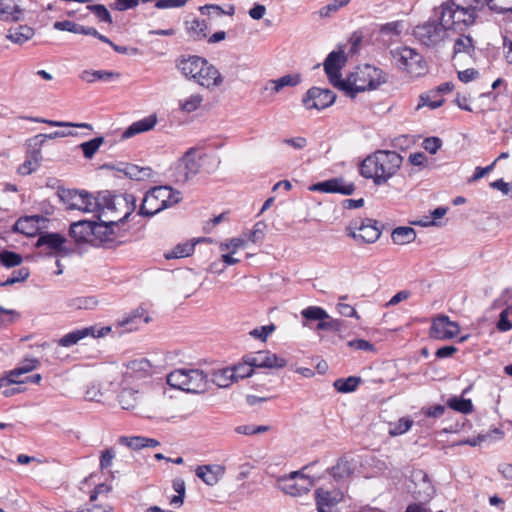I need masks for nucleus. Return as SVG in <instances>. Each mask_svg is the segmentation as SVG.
<instances>
[{"label": "nucleus", "instance_id": "obj_29", "mask_svg": "<svg viewBox=\"0 0 512 512\" xmlns=\"http://www.w3.org/2000/svg\"><path fill=\"white\" fill-rule=\"evenodd\" d=\"M23 10L12 0H0V19L4 21H19Z\"/></svg>", "mask_w": 512, "mask_h": 512}, {"label": "nucleus", "instance_id": "obj_55", "mask_svg": "<svg viewBox=\"0 0 512 512\" xmlns=\"http://www.w3.org/2000/svg\"><path fill=\"white\" fill-rule=\"evenodd\" d=\"M146 437L143 436H133V437H126L121 436L119 438V443L122 445H125L133 450H139L145 447Z\"/></svg>", "mask_w": 512, "mask_h": 512}, {"label": "nucleus", "instance_id": "obj_30", "mask_svg": "<svg viewBox=\"0 0 512 512\" xmlns=\"http://www.w3.org/2000/svg\"><path fill=\"white\" fill-rule=\"evenodd\" d=\"M65 241L66 239L58 233H45L38 238L36 246H47L50 250L61 251Z\"/></svg>", "mask_w": 512, "mask_h": 512}, {"label": "nucleus", "instance_id": "obj_62", "mask_svg": "<svg viewBox=\"0 0 512 512\" xmlns=\"http://www.w3.org/2000/svg\"><path fill=\"white\" fill-rule=\"evenodd\" d=\"M189 32L197 38L206 37L207 24L204 20H194L191 22V25L188 27Z\"/></svg>", "mask_w": 512, "mask_h": 512}, {"label": "nucleus", "instance_id": "obj_14", "mask_svg": "<svg viewBox=\"0 0 512 512\" xmlns=\"http://www.w3.org/2000/svg\"><path fill=\"white\" fill-rule=\"evenodd\" d=\"M110 327L96 328L95 326L85 327L77 329L65 334L58 340V345L61 347H71L77 344L80 340L91 336L93 338H99L105 336L110 332Z\"/></svg>", "mask_w": 512, "mask_h": 512}, {"label": "nucleus", "instance_id": "obj_22", "mask_svg": "<svg viewBox=\"0 0 512 512\" xmlns=\"http://www.w3.org/2000/svg\"><path fill=\"white\" fill-rule=\"evenodd\" d=\"M149 321L150 317L146 314L145 309L139 307L119 320L118 325L123 327L126 331H134L139 329L142 324H147Z\"/></svg>", "mask_w": 512, "mask_h": 512}, {"label": "nucleus", "instance_id": "obj_33", "mask_svg": "<svg viewBox=\"0 0 512 512\" xmlns=\"http://www.w3.org/2000/svg\"><path fill=\"white\" fill-rule=\"evenodd\" d=\"M391 238L397 245H405L413 242L416 238V232L412 227L400 226L392 231Z\"/></svg>", "mask_w": 512, "mask_h": 512}, {"label": "nucleus", "instance_id": "obj_16", "mask_svg": "<svg viewBox=\"0 0 512 512\" xmlns=\"http://www.w3.org/2000/svg\"><path fill=\"white\" fill-rule=\"evenodd\" d=\"M310 190L323 193H339L348 196L354 193L355 186L353 183H348L343 178L339 177L313 184Z\"/></svg>", "mask_w": 512, "mask_h": 512}, {"label": "nucleus", "instance_id": "obj_17", "mask_svg": "<svg viewBox=\"0 0 512 512\" xmlns=\"http://www.w3.org/2000/svg\"><path fill=\"white\" fill-rule=\"evenodd\" d=\"M193 80L207 89L218 87L223 82V78L219 71L206 59L203 63V69L197 73Z\"/></svg>", "mask_w": 512, "mask_h": 512}, {"label": "nucleus", "instance_id": "obj_54", "mask_svg": "<svg viewBox=\"0 0 512 512\" xmlns=\"http://www.w3.org/2000/svg\"><path fill=\"white\" fill-rule=\"evenodd\" d=\"M512 317L510 306L501 311L499 315V320L496 324L497 329L500 332H507L512 329V322L510 320Z\"/></svg>", "mask_w": 512, "mask_h": 512}, {"label": "nucleus", "instance_id": "obj_40", "mask_svg": "<svg viewBox=\"0 0 512 512\" xmlns=\"http://www.w3.org/2000/svg\"><path fill=\"white\" fill-rule=\"evenodd\" d=\"M361 382L362 379L360 377L350 376L335 380L333 386L340 393H350L355 391Z\"/></svg>", "mask_w": 512, "mask_h": 512}, {"label": "nucleus", "instance_id": "obj_34", "mask_svg": "<svg viewBox=\"0 0 512 512\" xmlns=\"http://www.w3.org/2000/svg\"><path fill=\"white\" fill-rule=\"evenodd\" d=\"M139 392L133 388H122L118 395V401L122 409H134L138 403Z\"/></svg>", "mask_w": 512, "mask_h": 512}, {"label": "nucleus", "instance_id": "obj_48", "mask_svg": "<svg viewBox=\"0 0 512 512\" xmlns=\"http://www.w3.org/2000/svg\"><path fill=\"white\" fill-rule=\"evenodd\" d=\"M475 48L473 45V40L470 36H461L456 39L454 44V54L457 55L459 53H465L471 55L474 52Z\"/></svg>", "mask_w": 512, "mask_h": 512}, {"label": "nucleus", "instance_id": "obj_49", "mask_svg": "<svg viewBox=\"0 0 512 512\" xmlns=\"http://www.w3.org/2000/svg\"><path fill=\"white\" fill-rule=\"evenodd\" d=\"M22 261V256L16 252L9 250L0 251V262L7 268L19 266Z\"/></svg>", "mask_w": 512, "mask_h": 512}, {"label": "nucleus", "instance_id": "obj_26", "mask_svg": "<svg viewBox=\"0 0 512 512\" xmlns=\"http://www.w3.org/2000/svg\"><path fill=\"white\" fill-rule=\"evenodd\" d=\"M157 123V118L154 115L143 118L139 121L132 123L122 134V138L127 139L137 134L149 131L154 128Z\"/></svg>", "mask_w": 512, "mask_h": 512}, {"label": "nucleus", "instance_id": "obj_37", "mask_svg": "<svg viewBox=\"0 0 512 512\" xmlns=\"http://www.w3.org/2000/svg\"><path fill=\"white\" fill-rule=\"evenodd\" d=\"M210 381L220 388H226L235 382L233 370L230 367L217 370L212 374Z\"/></svg>", "mask_w": 512, "mask_h": 512}, {"label": "nucleus", "instance_id": "obj_8", "mask_svg": "<svg viewBox=\"0 0 512 512\" xmlns=\"http://www.w3.org/2000/svg\"><path fill=\"white\" fill-rule=\"evenodd\" d=\"M448 29L443 22L427 21L421 25H417L413 30L415 39L428 48L439 46L447 37Z\"/></svg>", "mask_w": 512, "mask_h": 512}, {"label": "nucleus", "instance_id": "obj_18", "mask_svg": "<svg viewBox=\"0 0 512 512\" xmlns=\"http://www.w3.org/2000/svg\"><path fill=\"white\" fill-rule=\"evenodd\" d=\"M414 488L412 490L413 498L419 501H429L434 493V486L428 478V475L422 471L414 474Z\"/></svg>", "mask_w": 512, "mask_h": 512}, {"label": "nucleus", "instance_id": "obj_36", "mask_svg": "<svg viewBox=\"0 0 512 512\" xmlns=\"http://www.w3.org/2000/svg\"><path fill=\"white\" fill-rule=\"evenodd\" d=\"M123 172L132 180L143 181L152 176V169L150 167H140L135 164H127Z\"/></svg>", "mask_w": 512, "mask_h": 512}, {"label": "nucleus", "instance_id": "obj_53", "mask_svg": "<svg viewBox=\"0 0 512 512\" xmlns=\"http://www.w3.org/2000/svg\"><path fill=\"white\" fill-rule=\"evenodd\" d=\"M87 9L92 12L100 21L112 24V17L108 9L102 4L88 5Z\"/></svg>", "mask_w": 512, "mask_h": 512}, {"label": "nucleus", "instance_id": "obj_9", "mask_svg": "<svg viewBox=\"0 0 512 512\" xmlns=\"http://www.w3.org/2000/svg\"><path fill=\"white\" fill-rule=\"evenodd\" d=\"M125 219L123 216L115 215L114 219L108 221H94L92 246H109L117 242L118 234L115 227L118 226V222H123Z\"/></svg>", "mask_w": 512, "mask_h": 512}, {"label": "nucleus", "instance_id": "obj_10", "mask_svg": "<svg viewBox=\"0 0 512 512\" xmlns=\"http://www.w3.org/2000/svg\"><path fill=\"white\" fill-rule=\"evenodd\" d=\"M281 490L291 496L306 494L313 487V480L300 471H293L289 475L278 479Z\"/></svg>", "mask_w": 512, "mask_h": 512}, {"label": "nucleus", "instance_id": "obj_11", "mask_svg": "<svg viewBox=\"0 0 512 512\" xmlns=\"http://www.w3.org/2000/svg\"><path fill=\"white\" fill-rule=\"evenodd\" d=\"M346 56L342 50L332 51L326 57L323 66L330 83L337 89L345 87L340 70L345 65Z\"/></svg>", "mask_w": 512, "mask_h": 512}, {"label": "nucleus", "instance_id": "obj_32", "mask_svg": "<svg viewBox=\"0 0 512 512\" xmlns=\"http://www.w3.org/2000/svg\"><path fill=\"white\" fill-rule=\"evenodd\" d=\"M300 74H287L278 79H272L268 82L271 85V89L274 93L280 92L284 87H295L301 83Z\"/></svg>", "mask_w": 512, "mask_h": 512}, {"label": "nucleus", "instance_id": "obj_59", "mask_svg": "<svg viewBox=\"0 0 512 512\" xmlns=\"http://www.w3.org/2000/svg\"><path fill=\"white\" fill-rule=\"evenodd\" d=\"M82 25L77 24L73 21L64 20L56 21L53 24V28L58 31H68L75 34H80Z\"/></svg>", "mask_w": 512, "mask_h": 512}, {"label": "nucleus", "instance_id": "obj_44", "mask_svg": "<svg viewBox=\"0 0 512 512\" xmlns=\"http://www.w3.org/2000/svg\"><path fill=\"white\" fill-rule=\"evenodd\" d=\"M447 406L457 412L463 414H469L473 411V404L470 399H465L462 397H451L447 401Z\"/></svg>", "mask_w": 512, "mask_h": 512}, {"label": "nucleus", "instance_id": "obj_50", "mask_svg": "<svg viewBox=\"0 0 512 512\" xmlns=\"http://www.w3.org/2000/svg\"><path fill=\"white\" fill-rule=\"evenodd\" d=\"M67 136H77V133L74 131H54L49 134H38L36 135L32 141H34L35 146H42L47 139H56Z\"/></svg>", "mask_w": 512, "mask_h": 512}, {"label": "nucleus", "instance_id": "obj_24", "mask_svg": "<svg viewBox=\"0 0 512 512\" xmlns=\"http://www.w3.org/2000/svg\"><path fill=\"white\" fill-rule=\"evenodd\" d=\"M41 220L42 217L39 215L19 218L14 224L13 230L26 236H34L39 230Z\"/></svg>", "mask_w": 512, "mask_h": 512}, {"label": "nucleus", "instance_id": "obj_46", "mask_svg": "<svg viewBox=\"0 0 512 512\" xmlns=\"http://www.w3.org/2000/svg\"><path fill=\"white\" fill-rule=\"evenodd\" d=\"M186 369H177L167 375V384L172 388L185 391Z\"/></svg>", "mask_w": 512, "mask_h": 512}, {"label": "nucleus", "instance_id": "obj_52", "mask_svg": "<svg viewBox=\"0 0 512 512\" xmlns=\"http://www.w3.org/2000/svg\"><path fill=\"white\" fill-rule=\"evenodd\" d=\"M413 421L409 418H401L396 423L390 424L389 434L391 436L402 435L412 427Z\"/></svg>", "mask_w": 512, "mask_h": 512}, {"label": "nucleus", "instance_id": "obj_38", "mask_svg": "<svg viewBox=\"0 0 512 512\" xmlns=\"http://www.w3.org/2000/svg\"><path fill=\"white\" fill-rule=\"evenodd\" d=\"M151 367L152 366L150 362L145 358L133 360L129 362L127 366L128 370L130 371L128 373L131 375V377L139 378L149 375Z\"/></svg>", "mask_w": 512, "mask_h": 512}, {"label": "nucleus", "instance_id": "obj_60", "mask_svg": "<svg viewBox=\"0 0 512 512\" xmlns=\"http://www.w3.org/2000/svg\"><path fill=\"white\" fill-rule=\"evenodd\" d=\"M203 101V98L199 94H193L185 101L181 102L180 107L185 112H193L195 111Z\"/></svg>", "mask_w": 512, "mask_h": 512}, {"label": "nucleus", "instance_id": "obj_58", "mask_svg": "<svg viewBox=\"0 0 512 512\" xmlns=\"http://www.w3.org/2000/svg\"><path fill=\"white\" fill-rule=\"evenodd\" d=\"M20 318V313L16 310L0 307V327L7 326Z\"/></svg>", "mask_w": 512, "mask_h": 512}, {"label": "nucleus", "instance_id": "obj_41", "mask_svg": "<svg viewBox=\"0 0 512 512\" xmlns=\"http://www.w3.org/2000/svg\"><path fill=\"white\" fill-rule=\"evenodd\" d=\"M40 366V361L37 358H25L19 365L10 370V376L18 378L19 376L29 373Z\"/></svg>", "mask_w": 512, "mask_h": 512}, {"label": "nucleus", "instance_id": "obj_7", "mask_svg": "<svg viewBox=\"0 0 512 512\" xmlns=\"http://www.w3.org/2000/svg\"><path fill=\"white\" fill-rule=\"evenodd\" d=\"M346 235L356 242L372 244L381 236L378 221L370 218L354 219L345 228Z\"/></svg>", "mask_w": 512, "mask_h": 512}, {"label": "nucleus", "instance_id": "obj_42", "mask_svg": "<svg viewBox=\"0 0 512 512\" xmlns=\"http://www.w3.org/2000/svg\"><path fill=\"white\" fill-rule=\"evenodd\" d=\"M195 248V243H180L176 245L172 250L165 253V258L170 259H177V258H184L187 256H190Z\"/></svg>", "mask_w": 512, "mask_h": 512}, {"label": "nucleus", "instance_id": "obj_56", "mask_svg": "<svg viewBox=\"0 0 512 512\" xmlns=\"http://www.w3.org/2000/svg\"><path fill=\"white\" fill-rule=\"evenodd\" d=\"M270 430V426L267 425H240L235 428V432L243 435H255L259 433H265Z\"/></svg>", "mask_w": 512, "mask_h": 512}, {"label": "nucleus", "instance_id": "obj_57", "mask_svg": "<svg viewBox=\"0 0 512 512\" xmlns=\"http://www.w3.org/2000/svg\"><path fill=\"white\" fill-rule=\"evenodd\" d=\"M30 275V271L26 267H22L18 270L13 271L12 276L6 281L1 282V286H10L18 282L25 281Z\"/></svg>", "mask_w": 512, "mask_h": 512}, {"label": "nucleus", "instance_id": "obj_6", "mask_svg": "<svg viewBox=\"0 0 512 512\" xmlns=\"http://www.w3.org/2000/svg\"><path fill=\"white\" fill-rule=\"evenodd\" d=\"M390 54L396 66L412 76H420L426 70L423 56L413 48L407 46L397 47L390 50Z\"/></svg>", "mask_w": 512, "mask_h": 512}, {"label": "nucleus", "instance_id": "obj_61", "mask_svg": "<svg viewBox=\"0 0 512 512\" xmlns=\"http://www.w3.org/2000/svg\"><path fill=\"white\" fill-rule=\"evenodd\" d=\"M342 324L343 321L339 319H333L329 316V318H326L325 320H322L318 323L317 329L338 332L342 329Z\"/></svg>", "mask_w": 512, "mask_h": 512}, {"label": "nucleus", "instance_id": "obj_27", "mask_svg": "<svg viewBox=\"0 0 512 512\" xmlns=\"http://www.w3.org/2000/svg\"><path fill=\"white\" fill-rule=\"evenodd\" d=\"M59 197L67 205L68 209L81 210L82 205H84L86 191L65 189L59 193Z\"/></svg>", "mask_w": 512, "mask_h": 512}, {"label": "nucleus", "instance_id": "obj_2", "mask_svg": "<svg viewBox=\"0 0 512 512\" xmlns=\"http://www.w3.org/2000/svg\"><path fill=\"white\" fill-rule=\"evenodd\" d=\"M124 208L123 218H128L135 208V197L132 194L113 195L109 191L99 192L96 197L86 192L84 205L81 210L83 212L102 214L117 213Z\"/></svg>", "mask_w": 512, "mask_h": 512}, {"label": "nucleus", "instance_id": "obj_5", "mask_svg": "<svg viewBox=\"0 0 512 512\" xmlns=\"http://www.w3.org/2000/svg\"><path fill=\"white\" fill-rule=\"evenodd\" d=\"M180 192L170 186H156L146 192L142 200L139 214L151 217L162 210L172 207L181 200Z\"/></svg>", "mask_w": 512, "mask_h": 512}, {"label": "nucleus", "instance_id": "obj_3", "mask_svg": "<svg viewBox=\"0 0 512 512\" xmlns=\"http://www.w3.org/2000/svg\"><path fill=\"white\" fill-rule=\"evenodd\" d=\"M386 82V74L379 68L366 64L352 72L346 80L345 87H340L350 98H355L357 93L366 90H375Z\"/></svg>", "mask_w": 512, "mask_h": 512}, {"label": "nucleus", "instance_id": "obj_63", "mask_svg": "<svg viewBox=\"0 0 512 512\" xmlns=\"http://www.w3.org/2000/svg\"><path fill=\"white\" fill-rule=\"evenodd\" d=\"M275 325H265L261 327H257L249 332V335L255 339H260L262 341H266L268 336L275 330Z\"/></svg>", "mask_w": 512, "mask_h": 512}, {"label": "nucleus", "instance_id": "obj_39", "mask_svg": "<svg viewBox=\"0 0 512 512\" xmlns=\"http://www.w3.org/2000/svg\"><path fill=\"white\" fill-rule=\"evenodd\" d=\"M41 152L39 149L33 150L31 155L18 167V173L26 176L36 171L39 167Z\"/></svg>", "mask_w": 512, "mask_h": 512}, {"label": "nucleus", "instance_id": "obj_23", "mask_svg": "<svg viewBox=\"0 0 512 512\" xmlns=\"http://www.w3.org/2000/svg\"><path fill=\"white\" fill-rule=\"evenodd\" d=\"M224 473L225 468L221 465H203L198 466L196 469L197 477L209 486L217 484Z\"/></svg>", "mask_w": 512, "mask_h": 512}, {"label": "nucleus", "instance_id": "obj_64", "mask_svg": "<svg viewBox=\"0 0 512 512\" xmlns=\"http://www.w3.org/2000/svg\"><path fill=\"white\" fill-rule=\"evenodd\" d=\"M265 229H266V224L264 222H261V221L257 222L249 234V237H248L249 241H251L253 243L262 241L265 236Z\"/></svg>", "mask_w": 512, "mask_h": 512}, {"label": "nucleus", "instance_id": "obj_4", "mask_svg": "<svg viewBox=\"0 0 512 512\" xmlns=\"http://www.w3.org/2000/svg\"><path fill=\"white\" fill-rule=\"evenodd\" d=\"M475 18V8L468 0H450L442 5L440 20L448 30L462 32Z\"/></svg>", "mask_w": 512, "mask_h": 512}, {"label": "nucleus", "instance_id": "obj_47", "mask_svg": "<svg viewBox=\"0 0 512 512\" xmlns=\"http://www.w3.org/2000/svg\"><path fill=\"white\" fill-rule=\"evenodd\" d=\"M104 143L103 137H96L79 145L86 159H92L100 146Z\"/></svg>", "mask_w": 512, "mask_h": 512}, {"label": "nucleus", "instance_id": "obj_35", "mask_svg": "<svg viewBox=\"0 0 512 512\" xmlns=\"http://www.w3.org/2000/svg\"><path fill=\"white\" fill-rule=\"evenodd\" d=\"M21 119L29 120L35 123H45L52 127H78V128H86L89 130H92L93 127L91 124L88 123H72V122H65V121H56V120H49L45 118L40 117H29V116H21Z\"/></svg>", "mask_w": 512, "mask_h": 512}, {"label": "nucleus", "instance_id": "obj_21", "mask_svg": "<svg viewBox=\"0 0 512 512\" xmlns=\"http://www.w3.org/2000/svg\"><path fill=\"white\" fill-rule=\"evenodd\" d=\"M94 221L79 220L70 225L69 234L78 244L89 243L92 245Z\"/></svg>", "mask_w": 512, "mask_h": 512}, {"label": "nucleus", "instance_id": "obj_43", "mask_svg": "<svg viewBox=\"0 0 512 512\" xmlns=\"http://www.w3.org/2000/svg\"><path fill=\"white\" fill-rule=\"evenodd\" d=\"M352 473L351 463L343 458L339 459L336 465L331 468L330 474L337 480H343L350 476Z\"/></svg>", "mask_w": 512, "mask_h": 512}, {"label": "nucleus", "instance_id": "obj_15", "mask_svg": "<svg viewBox=\"0 0 512 512\" xmlns=\"http://www.w3.org/2000/svg\"><path fill=\"white\" fill-rule=\"evenodd\" d=\"M248 361L254 368L280 369L287 365V361L269 350L257 351L247 354Z\"/></svg>", "mask_w": 512, "mask_h": 512}, {"label": "nucleus", "instance_id": "obj_20", "mask_svg": "<svg viewBox=\"0 0 512 512\" xmlns=\"http://www.w3.org/2000/svg\"><path fill=\"white\" fill-rule=\"evenodd\" d=\"M186 392L203 393L208 388L209 379L207 375L199 369H186Z\"/></svg>", "mask_w": 512, "mask_h": 512}, {"label": "nucleus", "instance_id": "obj_13", "mask_svg": "<svg viewBox=\"0 0 512 512\" xmlns=\"http://www.w3.org/2000/svg\"><path fill=\"white\" fill-rule=\"evenodd\" d=\"M460 332L459 325L451 321L448 316L440 315L433 319L429 335L433 339L448 340Z\"/></svg>", "mask_w": 512, "mask_h": 512}, {"label": "nucleus", "instance_id": "obj_19", "mask_svg": "<svg viewBox=\"0 0 512 512\" xmlns=\"http://www.w3.org/2000/svg\"><path fill=\"white\" fill-rule=\"evenodd\" d=\"M200 168L201 158L196 155L194 149H189L181 159L179 169L180 173H182V178L178 179V181H188L200 171Z\"/></svg>", "mask_w": 512, "mask_h": 512}, {"label": "nucleus", "instance_id": "obj_31", "mask_svg": "<svg viewBox=\"0 0 512 512\" xmlns=\"http://www.w3.org/2000/svg\"><path fill=\"white\" fill-rule=\"evenodd\" d=\"M119 77H120L119 73L112 72V71H105V70H95V71L85 70L80 75V78L83 81L88 82V83H92L96 80L110 82L115 79H118Z\"/></svg>", "mask_w": 512, "mask_h": 512}, {"label": "nucleus", "instance_id": "obj_25", "mask_svg": "<svg viewBox=\"0 0 512 512\" xmlns=\"http://www.w3.org/2000/svg\"><path fill=\"white\" fill-rule=\"evenodd\" d=\"M204 60L205 58L199 56H190L182 59L178 64V68L185 77L194 79L197 73L203 69Z\"/></svg>", "mask_w": 512, "mask_h": 512}, {"label": "nucleus", "instance_id": "obj_1", "mask_svg": "<svg viewBox=\"0 0 512 512\" xmlns=\"http://www.w3.org/2000/svg\"><path fill=\"white\" fill-rule=\"evenodd\" d=\"M402 162L403 157L396 151L377 150L361 162L360 174L375 185H383L398 172Z\"/></svg>", "mask_w": 512, "mask_h": 512}, {"label": "nucleus", "instance_id": "obj_28", "mask_svg": "<svg viewBox=\"0 0 512 512\" xmlns=\"http://www.w3.org/2000/svg\"><path fill=\"white\" fill-rule=\"evenodd\" d=\"M35 35V30L28 25H19L15 28H10L6 38L11 42L22 45L30 40Z\"/></svg>", "mask_w": 512, "mask_h": 512}, {"label": "nucleus", "instance_id": "obj_45", "mask_svg": "<svg viewBox=\"0 0 512 512\" xmlns=\"http://www.w3.org/2000/svg\"><path fill=\"white\" fill-rule=\"evenodd\" d=\"M233 370L234 380L238 381L239 379H244L246 377H250L253 373L254 367L248 361L247 355L242 358V362L230 367Z\"/></svg>", "mask_w": 512, "mask_h": 512}, {"label": "nucleus", "instance_id": "obj_51", "mask_svg": "<svg viewBox=\"0 0 512 512\" xmlns=\"http://www.w3.org/2000/svg\"><path fill=\"white\" fill-rule=\"evenodd\" d=\"M301 315L307 320H319L320 322L329 318L327 312L318 306H309L306 309H303Z\"/></svg>", "mask_w": 512, "mask_h": 512}, {"label": "nucleus", "instance_id": "obj_12", "mask_svg": "<svg viewBox=\"0 0 512 512\" xmlns=\"http://www.w3.org/2000/svg\"><path fill=\"white\" fill-rule=\"evenodd\" d=\"M335 100L336 94L332 90L312 87L304 95L302 103L309 110H322L331 106Z\"/></svg>", "mask_w": 512, "mask_h": 512}]
</instances>
